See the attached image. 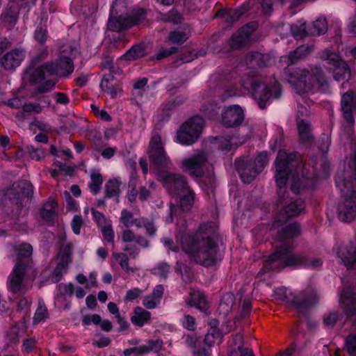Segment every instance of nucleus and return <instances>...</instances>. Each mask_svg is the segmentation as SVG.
I'll return each instance as SVG.
<instances>
[{"instance_id": "obj_29", "label": "nucleus", "mask_w": 356, "mask_h": 356, "mask_svg": "<svg viewBox=\"0 0 356 356\" xmlns=\"http://www.w3.org/2000/svg\"><path fill=\"white\" fill-rule=\"evenodd\" d=\"M187 304L201 311H205L208 307L204 294L198 291L191 293V299L187 302Z\"/></svg>"}, {"instance_id": "obj_15", "label": "nucleus", "mask_w": 356, "mask_h": 356, "mask_svg": "<svg viewBox=\"0 0 356 356\" xmlns=\"http://www.w3.org/2000/svg\"><path fill=\"white\" fill-rule=\"evenodd\" d=\"M158 179L171 194L178 195L190 189L185 177L180 175L162 171L159 173Z\"/></svg>"}, {"instance_id": "obj_47", "label": "nucleus", "mask_w": 356, "mask_h": 356, "mask_svg": "<svg viewBox=\"0 0 356 356\" xmlns=\"http://www.w3.org/2000/svg\"><path fill=\"white\" fill-rule=\"evenodd\" d=\"M345 348L350 356H356V334H350L345 340Z\"/></svg>"}, {"instance_id": "obj_39", "label": "nucleus", "mask_w": 356, "mask_h": 356, "mask_svg": "<svg viewBox=\"0 0 356 356\" xmlns=\"http://www.w3.org/2000/svg\"><path fill=\"white\" fill-rule=\"evenodd\" d=\"M290 30L292 35L296 40L302 39L310 34L306 29L305 22H298L296 24L290 25Z\"/></svg>"}, {"instance_id": "obj_9", "label": "nucleus", "mask_w": 356, "mask_h": 356, "mask_svg": "<svg viewBox=\"0 0 356 356\" xmlns=\"http://www.w3.org/2000/svg\"><path fill=\"white\" fill-rule=\"evenodd\" d=\"M181 168L193 177H205L211 184L213 181V166L209 163L207 154L204 151H196L193 155L184 159L181 161Z\"/></svg>"}, {"instance_id": "obj_63", "label": "nucleus", "mask_w": 356, "mask_h": 356, "mask_svg": "<svg viewBox=\"0 0 356 356\" xmlns=\"http://www.w3.org/2000/svg\"><path fill=\"white\" fill-rule=\"evenodd\" d=\"M29 154L33 159L40 161L44 158V152L42 149L37 147L34 148L33 146L28 147Z\"/></svg>"}, {"instance_id": "obj_20", "label": "nucleus", "mask_w": 356, "mask_h": 356, "mask_svg": "<svg viewBox=\"0 0 356 356\" xmlns=\"http://www.w3.org/2000/svg\"><path fill=\"white\" fill-rule=\"evenodd\" d=\"M26 55L22 48H15L7 52L0 60L1 65L7 70H13L19 66Z\"/></svg>"}, {"instance_id": "obj_48", "label": "nucleus", "mask_w": 356, "mask_h": 356, "mask_svg": "<svg viewBox=\"0 0 356 356\" xmlns=\"http://www.w3.org/2000/svg\"><path fill=\"white\" fill-rule=\"evenodd\" d=\"M104 239L108 243H113L115 234L112 227V221L100 227Z\"/></svg>"}, {"instance_id": "obj_60", "label": "nucleus", "mask_w": 356, "mask_h": 356, "mask_svg": "<svg viewBox=\"0 0 356 356\" xmlns=\"http://www.w3.org/2000/svg\"><path fill=\"white\" fill-rule=\"evenodd\" d=\"M59 292L63 295L72 296L74 292V286L72 283H60L58 285Z\"/></svg>"}, {"instance_id": "obj_43", "label": "nucleus", "mask_w": 356, "mask_h": 356, "mask_svg": "<svg viewBox=\"0 0 356 356\" xmlns=\"http://www.w3.org/2000/svg\"><path fill=\"white\" fill-rule=\"evenodd\" d=\"M73 246L71 243L62 245L60 247L58 257L60 261L64 262L67 264L71 261V254L72 252Z\"/></svg>"}, {"instance_id": "obj_37", "label": "nucleus", "mask_w": 356, "mask_h": 356, "mask_svg": "<svg viewBox=\"0 0 356 356\" xmlns=\"http://www.w3.org/2000/svg\"><path fill=\"white\" fill-rule=\"evenodd\" d=\"M102 183L103 178L101 174L98 171L93 170L90 175V181L88 183V186L94 195L99 193Z\"/></svg>"}, {"instance_id": "obj_3", "label": "nucleus", "mask_w": 356, "mask_h": 356, "mask_svg": "<svg viewBox=\"0 0 356 356\" xmlns=\"http://www.w3.org/2000/svg\"><path fill=\"white\" fill-rule=\"evenodd\" d=\"M300 226L297 223L289 224L283 227L278 233V240L283 244L276 250L264 264V270H280L286 266L317 268L322 264L320 259H309L302 254L292 253V243L293 238L300 234Z\"/></svg>"}, {"instance_id": "obj_30", "label": "nucleus", "mask_w": 356, "mask_h": 356, "mask_svg": "<svg viewBox=\"0 0 356 356\" xmlns=\"http://www.w3.org/2000/svg\"><path fill=\"white\" fill-rule=\"evenodd\" d=\"M19 10L17 8L10 6L1 15V20L8 29L13 28L18 18Z\"/></svg>"}, {"instance_id": "obj_21", "label": "nucleus", "mask_w": 356, "mask_h": 356, "mask_svg": "<svg viewBox=\"0 0 356 356\" xmlns=\"http://www.w3.org/2000/svg\"><path fill=\"white\" fill-rule=\"evenodd\" d=\"M333 251L340 259L341 262L348 268L356 262V247L353 246L352 243L337 245Z\"/></svg>"}, {"instance_id": "obj_31", "label": "nucleus", "mask_w": 356, "mask_h": 356, "mask_svg": "<svg viewBox=\"0 0 356 356\" xmlns=\"http://www.w3.org/2000/svg\"><path fill=\"white\" fill-rule=\"evenodd\" d=\"M16 187L20 190V191L17 192V199L21 201H24L25 200L28 201L32 197L33 186L30 181L22 180L17 184Z\"/></svg>"}, {"instance_id": "obj_36", "label": "nucleus", "mask_w": 356, "mask_h": 356, "mask_svg": "<svg viewBox=\"0 0 356 356\" xmlns=\"http://www.w3.org/2000/svg\"><path fill=\"white\" fill-rule=\"evenodd\" d=\"M111 259L118 263L126 273L134 272V270L129 265V258L126 254L114 252L112 253Z\"/></svg>"}, {"instance_id": "obj_38", "label": "nucleus", "mask_w": 356, "mask_h": 356, "mask_svg": "<svg viewBox=\"0 0 356 356\" xmlns=\"http://www.w3.org/2000/svg\"><path fill=\"white\" fill-rule=\"evenodd\" d=\"M145 54V49L140 44H136L129 49L122 58L127 60H134L142 58Z\"/></svg>"}, {"instance_id": "obj_56", "label": "nucleus", "mask_w": 356, "mask_h": 356, "mask_svg": "<svg viewBox=\"0 0 356 356\" xmlns=\"http://www.w3.org/2000/svg\"><path fill=\"white\" fill-rule=\"evenodd\" d=\"M83 225V220L82 217L80 215H76L74 216L72 222L71 227L73 232L79 235L81 233V228Z\"/></svg>"}, {"instance_id": "obj_51", "label": "nucleus", "mask_w": 356, "mask_h": 356, "mask_svg": "<svg viewBox=\"0 0 356 356\" xmlns=\"http://www.w3.org/2000/svg\"><path fill=\"white\" fill-rule=\"evenodd\" d=\"M182 326L188 330L193 331L196 328L195 319L191 315H184L181 320Z\"/></svg>"}, {"instance_id": "obj_2", "label": "nucleus", "mask_w": 356, "mask_h": 356, "mask_svg": "<svg viewBox=\"0 0 356 356\" xmlns=\"http://www.w3.org/2000/svg\"><path fill=\"white\" fill-rule=\"evenodd\" d=\"M179 224L181 227L179 228L176 241L180 246L175 244L172 239L165 238L161 240L165 247L175 252H178L181 248L191 261L205 267L215 265L221 259L218 247L211 237L213 229L211 223L200 225L193 235L185 233V220L180 219L177 225Z\"/></svg>"}, {"instance_id": "obj_50", "label": "nucleus", "mask_w": 356, "mask_h": 356, "mask_svg": "<svg viewBox=\"0 0 356 356\" xmlns=\"http://www.w3.org/2000/svg\"><path fill=\"white\" fill-rule=\"evenodd\" d=\"M48 38L47 29L45 26H38L34 33V38L38 42L43 44Z\"/></svg>"}, {"instance_id": "obj_6", "label": "nucleus", "mask_w": 356, "mask_h": 356, "mask_svg": "<svg viewBox=\"0 0 356 356\" xmlns=\"http://www.w3.org/2000/svg\"><path fill=\"white\" fill-rule=\"evenodd\" d=\"M288 81L292 85L293 88L300 95L302 101L305 98L304 95L312 92L315 81L321 87L327 84L325 77L318 67H315L313 74L305 68H294L289 74Z\"/></svg>"}, {"instance_id": "obj_32", "label": "nucleus", "mask_w": 356, "mask_h": 356, "mask_svg": "<svg viewBox=\"0 0 356 356\" xmlns=\"http://www.w3.org/2000/svg\"><path fill=\"white\" fill-rule=\"evenodd\" d=\"M122 184V181L120 178H115L110 179L105 186L106 188V197L108 198L116 197L118 198L120 189V186Z\"/></svg>"}, {"instance_id": "obj_22", "label": "nucleus", "mask_w": 356, "mask_h": 356, "mask_svg": "<svg viewBox=\"0 0 356 356\" xmlns=\"http://www.w3.org/2000/svg\"><path fill=\"white\" fill-rule=\"evenodd\" d=\"M185 343L191 350L193 356H211V349L204 343L199 341L195 334L184 336Z\"/></svg>"}, {"instance_id": "obj_8", "label": "nucleus", "mask_w": 356, "mask_h": 356, "mask_svg": "<svg viewBox=\"0 0 356 356\" xmlns=\"http://www.w3.org/2000/svg\"><path fill=\"white\" fill-rule=\"evenodd\" d=\"M335 183L340 188L342 200L338 206V217L342 222H350L356 217V191L349 181L336 177Z\"/></svg>"}, {"instance_id": "obj_16", "label": "nucleus", "mask_w": 356, "mask_h": 356, "mask_svg": "<svg viewBox=\"0 0 356 356\" xmlns=\"http://www.w3.org/2000/svg\"><path fill=\"white\" fill-rule=\"evenodd\" d=\"M120 222L126 228H129L133 225L136 226L137 228L144 227L147 233L150 236L154 235L156 231L152 221L143 217L136 218L133 213L127 209H122L121 211Z\"/></svg>"}, {"instance_id": "obj_13", "label": "nucleus", "mask_w": 356, "mask_h": 356, "mask_svg": "<svg viewBox=\"0 0 356 356\" xmlns=\"http://www.w3.org/2000/svg\"><path fill=\"white\" fill-rule=\"evenodd\" d=\"M148 154L151 163L158 168H167L170 164V160L168 156L161 138L159 134H154L149 142Z\"/></svg>"}, {"instance_id": "obj_54", "label": "nucleus", "mask_w": 356, "mask_h": 356, "mask_svg": "<svg viewBox=\"0 0 356 356\" xmlns=\"http://www.w3.org/2000/svg\"><path fill=\"white\" fill-rule=\"evenodd\" d=\"M90 108H91L92 113L97 117L99 118L102 120H104L106 122H110L111 120V115L105 110L99 109V108L95 104H91Z\"/></svg>"}, {"instance_id": "obj_14", "label": "nucleus", "mask_w": 356, "mask_h": 356, "mask_svg": "<svg viewBox=\"0 0 356 356\" xmlns=\"http://www.w3.org/2000/svg\"><path fill=\"white\" fill-rule=\"evenodd\" d=\"M146 17L142 8L134 10L130 15H121L118 18L110 17L108 26L113 31H121L141 23Z\"/></svg>"}, {"instance_id": "obj_12", "label": "nucleus", "mask_w": 356, "mask_h": 356, "mask_svg": "<svg viewBox=\"0 0 356 356\" xmlns=\"http://www.w3.org/2000/svg\"><path fill=\"white\" fill-rule=\"evenodd\" d=\"M320 58L326 62L329 70L333 71L336 81L348 80L350 77V70L337 53L325 49L320 53Z\"/></svg>"}, {"instance_id": "obj_28", "label": "nucleus", "mask_w": 356, "mask_h": 356, "mask_svg": "<svg viewBox=\"0 0 356 356\" xmlns=\"http://www.w3.org/2000/svg\"><path fill=\"white\" fill-rule=\"evenodd\" d=\"M151 318V313L140 307H136L131 316V323L138 327L143 326Z\"/></svg>"}, {"instance_id": "obj_40", "label": "nucleus", "mask_w": 356, "mask_h": 356, "mask_svg": "<svg viewBox=\"0 0 356 356\" xmlns=\"http://www.w3.org/2000/svg\"><path fill=\"white\" fill-rule=\"evenodd\" d=\"M348 99H350L348 95H343L341 97V108L343 113V117L346 119V120L350 123L353 124L354 119L353 116L352 115V111H354V109L350 107L349 102L348 101Z\"/></svg>"}, {"instance_id": "obj_34", "label": "nucleus", "mask_w": 356, "mask_h": 356, "mask_svg": "<svg viewBox=\"0 0 356 356\" xmlns=\"http://www.w3.org/2000/svg\"><path fill=\"white\" fill-rule=\"evenodd\" d=\"M215 140L216 146L222 152L232 150L234 145L237 144L236 138L234 136L229 137V138L220 136L216 138Z\"/></svg>"}, {"instance_id": "obj_59", "label": "nucleus", "mask_w": 356, "mask_h": 356, "mask_svg": "<svg viewBox=\"0 0 356 356\" xmlns=\"http://www.w3.org/2000/svg\"><path fill=\"white\" fill-rule=\"evenodd\" d=\"M42 108L43 106L38 103H27L23 105V111L27 113H40Z\"/></svg>"}, {"instance_id": "obj_5", "label": "nucleus", "mask_w": 356, "mask_h": 356, "mask_svg": "<svg viewBox=\"0 0 356 356\" xmlns=\"http://www.w3.org/2000/svg\"><path fill=\"white\" fill-rule=\"evenodd\" d=\"M241 86L252 93V96L261 109L266 108L269 101L280 97L281 89L276 81L272 85L266 83L259 76H248L240 80Z\"/></svg>"}, {"instance_id": "obj_10", "label": "nucleus", "mask_w": 356, "mask_h": 356, "mask_svg": "<svg viewBox=\"0 0 356 356\" xmlns=\"http://www.w3.org/2000/svg\"><path fill=\"white\" fill-rule=\"evenodd\" d=\"M268 163L266 152L259 153L252 162L243 159L236 161L237 172L244 183L249 184L260 173Z\"/></svg>"}, {"instance_id": "obj_4", "label": "nucleus", "mask_w": 356, "mask_h": 356, "mask_svg": "<svg viewBox=\"0 0 356 356\" xmlns=\"http://www.w3.org/2000/svg\"><path fill=\"white\" fill-rule=\"evenodd\" d=\"M63 50L57 63H45L36 68L31 74L30 80L33 83H40L38 90L46 92L52 90L56 82L48 79L50 76H65L74 71V65L72 58L63 54Z\"/></svg>"}, {"instance_id": "obj_35", "label": "nucleus", "mask_w": 356, "mask_h": 356, "mask_svg": "<svg viewBox=\"0 0 356 356\" xmlns=\"http://www.w3.org/2000/svg\"><path fill=\"white\" fill-rule=\"evenodd\" d=\"M266 56L259 52H250L246 56V64L250 67H261L265 65Z\"/></svg>"}, {"instance_id": "obj_49", "label": "nucleus", "mask_w": 356, "mask_h": 356, "mask_svg": "<svg viewBox=\"0 0 356 356\" xmlns=\"http://www.w3.org/2000/svg\"><path fill=\"white\" fill-rule=\"evenodd\" d=\"M170 266L168 263L161 262L155 268H154L153 273L163 278H166L168 274L170 271Z\"/></svg>"}, {"instance_id": "obj_45", "label": "nucleus", "mask_w": 356, "mask_h": 356, "mask_svg": "<svg viewBox=\"0 0 356 356\" xmlns=\"http://www.w3.org/2000/svg\"><path fill=\"white\" fill-rule=\"evenodd\" d=\"M342 318V314L338 311H334L325 314L323 323L327 327H332Z\"/></svg>"}, {"instance_id": "obj_41", "label": "nucleus", "mask_w": 356, "mask_h": 356, "mask_svg": "<svg viewBox=\"0 0 356 356\" xmlns=\"http://www.w3.org/2000/svg\"><path fill=\"white\" fill-rule=\"evenodd\" d=\"M313 30L310 31L312 35L324 34L327 30V24L325 17H319L312 24Z\"/></svg>"}, {"instance_id": "obj_42", "label": "nucleus", "mask_w": 356, "mask_h": 356, "mask_svg": "<svg viewBox=\"0 0 356 356\" xmlns=\"http://www.w3.org/2000/svg\"><path fill=\"white\" fill-rule=\"evenodd\" d=\"M49 316L47 309L42 300H40L38 307L34 314L33 321L35 323H38L46 320Z\"/></svg>"}, {"instance_id": "obj_18", "label": "nucleus", "mask_w": 356, "mask_h": 356, "mask_svg": "<svg viewBox=\"0 0 356 356\" xmlns=\"http://www.w3.org/2000/svg\"><path fill=\"white\" fill-rule=\"evenodd\" d=\"M244 120V111L238 105L225 108L221 113V124L228 128L240 125Z\"/></svg>"}, {"instance_id": "obj_64", "label": "nucleus", "mask_w": 356, "mask_h": 356, "mask_svg": "<svg viewBox=\"0 0 356 356\" xmlns=\"http://www.w3.org/2000/svg\"><path fill=\"white\" fill-rule=\"evenodd\" d=\"M67 266H68V264H67L64 262H62V261H60L57 264L56 267L54 269V273H53L54 278L55 279V282H58L60 280L61 275L63 271L65 272L66 270Z\"/></svg>"}, {"instance_id": "obj_25", "label": "nucleus", "mask_w": 356, "mask_h": 356, "mask_svg": "<svg viewBox=\"0 0 356 356\" xmlns=\"http://www.w3.org/2000/svg\"><path fill=\"white\" fill-rule=\"evenodd\" d=\"M314 51V46L312 44H303L297 47L295 50L291 51L287 57L284 58L287 60L288 65H293L298 61L304 59Z\"/></svg>"}, {"instance_id": "obj_44", "label": "nucleus", "mask_w": 356, "mask_h": 356, "mask_svg": "<svg viewBox=\"0 0 356 356\" xmlns=\"http://www.w3.org/2000/svg\"><path fill=\"white\" fill-rule=\"evenodd\" d=\"M220 333L218 331L213 330L211 332H209L205 335L203 343L211 348L216 343H220Z\"/></svg>"}, {"instance_id": "obj_52", "label": "nucleus", "mask_w": 356, "mask_h": 356, "mask_svg": "<svg viewBox=\"0 0 356 356\" xmlns=\"http://www.w3.org/2000/svg\"><path fill=\"white\" fill-rule=\"evenodd\" d=\"M177 270L179 271L185 282H189L192 278L191 270L184 264L179 261L177 262Z\"/></svg>"}, {"instance_id": "obj_62", "label": "nucleus", "mask_w": 356, "mask_h": 356, "mask_svg": "<svg viewBox=\"0 0 356 356\" xmlns=\"http://www.w3.org/2000/svg\"><path fill=\"white\" fill-rule=\"evenodd\" d=\"M147 344L151 352L157 353L162 348L163 342L161 339H149Z\"/></svg>"}, {"instance_id": "obj_1", "label": "nucleus", "mask_w": 356, "mask_h": 356, "mask_svg": "<svg viewBox=\"0 0 356 356\" xmlns=\"http://www.w3.org/2000/svg\"><path fill=\"white\" fill-rule=\"evenodd\" d=\"M298 154L296 152L287 154L284 150H280L275 162V179L279 189L277 194L279 197L278 204L284 208L280 213L279 220L284 221L290 218L298 216L305 209V203L302 200H296L293 202H289L285 190V185L287 180L291 179V191L299 194L302 190L309 185V181L313 182V179L317 176L318 165L315 162L313 166L312 175L307 172L302 175V179L299 177L297 168L299 165Z\"/></svg>"}, {"instance_id": "obj_27", "label": "nucleus", "mask_w": 356, "mask_h": 356, "mask_svg": "<svg viewBox=\"0 0 356 356\" xmlns=\"http://www.w3.org/2000/svg\"><path fill=\"white\" fill-rule=\"evenodd\" d=\"M121 239L124 243L135 242L142 248H147L149 246V242L145 237L136 236L132 230L128 228L122 232Z\"/></svg>"}, {"instance_id": "obj_26", "label": "nucleus", "mask_w": 356, "mask_h": 356, "mask_svg": "<svg viewBox=\"0 0 356 356\" xmlns=\"http://www.w3.org/2000/svg\"><path fill=\"white\" fill-rule=\"evenodd\" d=\"M56 214L57 202L54 199L49 198V200L43 204L40 210V216L44 221L52 222Z\"/></svg>"}, {"instance_id": "obj_61", "label": "nucleus", "mask_w": 356, "mask_h": 356, "mask_svg": "<svg viewBox=\"0 0 356 356\" xmlns=\"http://www.w3.org/2000/svg\"><path fill=\"white\" fill-rule=\"evenodd\" d=\"M242 15L243 12L240 10H230L227 12H223V17L226 20L229 22L238 20Z\"/></svg>"}, {"instance_id": "obj_57", "label": "nucleus", "mask_w": 356, "mask_h": 356, "mask_svg": "<svg viewBox=\"0 0 356 356\" xmlns=\"http://www.w3.org/2000/svg\"><path fill=\"white\" fill-rule=\"evenodd\" d=\"M92 213L95 221L97 222V225L99 227L105 225L108 222H111V220L109 218H105L103 213L95 209H92Z\"/></svg>"}, {"instance_id": "obj_24", "label": "nucleus", "mask_w": 356, "mask_h": 356, "mask_svg": "<svg viewBox=\"0 0 356 356\" xmlns=\"http://www.w3.org/2000/svg\"><path fill=\"white\" fill-rule=\"evenodd\" d=\"M100 87L103 91L107 92L113 98L117 97L122 91L121 84L114 79L111 74L103 76Z\"/></svg>"}, {"instance_id": "obj_46", "label": "nucleus", "mask_w": 356, "mask_h": 356, "mask_svg": "<svg viewBox=\"0 0 356 356\" xmlns=\"http://www.w3.org/2000/svg\"><path fill=\"white\" fill-rule=\"evenodd\" d=\"M188 38V34L184 31H175L170 33L168 39L173 44H181Z\"/></svg>"}, {"instance_id": "obj_53", "label": "nucleus", "mask_w": 356, "mask_h": 356, "mask_svg": "<svg viewBox=\"0 0 356 356\" xmlns=\"http://www.w3.org/2000/svg\"><path fill=\"white\" fill-rule=\"evenodd\" d=\"M160 302H161L152 294L145 296L143 300V305L148 309H153L156 308Z\"/></svg>"}, {"instance_id": "obj_23", "label": "nucleus", "mask_w": 356, "mask_h": 356, "mask_svg": "<svg viewBox=\"0 0 356 356\" xmlns=\"http://www.w3.org/2000/svg\"><path fill=\"white\" fill-rule=\"evenodd\" d=\"M254 29L255 24H248L240 29L231 38L230 46L232 48L236 49L245 44Z\"/></svg>"}, {"instance_id": "obj_19", "label": "nucleus", "mask_w": 356, "mask_h": 356, "mask_svg": "<svg viewBox=\"0 0 356 356\" xmlns=\"http://www.w3.org/2000/svg\"><path fill=\"white\" fill-rule=\"evenodd\" d=\"M297 102L298 104L297 124L300 139L302 141V143L305 144H309L312 140L310 127L306 120H305L304 119H301L302 117L307 115L309 111L307 107L300 105V99H298Z\"/></svg>"}, {"instance_id": "obj_7", "label": "nucleus", "mask_w": 356, "mask_h": 356, "mask_svg": "<svg viewBox=\"0 0 356 356\" xmlns=\"http://www.w3.org/2000/svg\"><path fill=\"white\" fill-rule=\"evenodd\" d=\"M17 261L8 280V287L13 293H18L25 288L23 280L25 272L28 270L31 261L33 248L29 243H19L15 245Z\"/></svg>"}, {"instance_id": "obj_55", "label": "nucleus", "mask_w": 356, "mask_h": 356, "mask_svg": "<svg viewBox=\"0 0 356 356\" xmlns=\"http://www.w3.org/2000/svg\"><path fill=\"white\" fill-rule=\"evenodd\" d=\"M143 293V291L136 287L127 291L124 296L125 302H133L138 298Z\"/></svg>"}, {"instance_id": "obj_33", "label": "nucleus", "mask_w": 356, "mask_h": 356, "mask_svg": "<svg viewBox=\"0 0 356 356\" xmlns=\"http://www.w3.org/2000/svg\"><path fill=\"white\" fill-rule=\"evenodd\" d=\"M177 195L179 197L181 209L184 211H189L194 203L195 193L190 188L185 193H181Z\"/></svg>"}, {"instance_id": "obj_58", "label": "nucleus", "mask_w": 356, "mask_h": 356, "mask_svg": "<svg viewBox=\"0 0 356 356\" xmlns=\"http://www.w3.org/2000/svg\"><path fill=\"white\" fill-rule=\"evenodd\" d=\"M129 191L127 194L128 200L130 202H134L138 195V192L136 188V179H131L129 183Z\"/></svg>"}, {"instance_id": "obj_11", "label": "nucleus", "mask_w": 356, "mask_h": 356, "mask_svg": "<svg viewBox=\"0 0 356 356\" xmlns=\"http://www.w3.org/2000/svg\"><path fill=\"white\" fill-rule=\"evenodd\" d=\"M204 127V120L194 116L185 122L177 131L176 141L183 145H191L199 138Z\"/></svg>"}, {"instance_id": "obj_17", "label": "nucleus", "mask_w": 356, "mask_h": 356, "mask_svg": "<svg viewBox=\"0 0 356 356\" xmlns=\"http://www.w3.org/2000/svg\"><path fill=\"white\" fill-rule=\"evenodd\" d=\"M339 302L346 312L347 318L356 325V296L353 288L347 287L341 292Z\"/></svg>"}]
</instances>
